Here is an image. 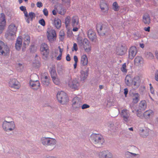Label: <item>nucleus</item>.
Here are the masks:
<instances>
[{
	"mask_svg": "<svg viewBox=\"0 0 158 158\" xmlns=\"http://www.w3.org/2000/svg\"><path fill=\"white\" fill-rule=\"evenodd\" d=\"M150 27H144V30L146 31H148L149 32L150 31Z\"/></svg>",
	"mask_w": 158,
	"mask_h": 158,
	"instance_id": "680f3d73",
	"label": "nucleus"
},
{
	"mask_svg": "<svg viewBox=\"0 0 158 158\" xmlns=\"http://www.w3.org/2000/svg\"><path fill=\"white\" fill-rule=\"evenodd\" d=\"M73 58L74 60V68L75 69L77 67V64L78 62V58L77 57L76 55L74 56Z\"/></svg>",
	"mask_w": 158,
	"mask_h": 158,
	"instance_id": "a18cd8bd",
	"label": "nucleus"
},
{
	"mask_svg": "<svg viewBox=\"0 0 158 158\" xmlns=\"http://www.w3.org/2000/svg\"><path fill=\"white\" fill-rule=\"evenodd\" d=\"M39 23L43 26H44L45 25V22L44 20L42 19L39 21Z\"/></svg>",
	"mask_w": 158,
	"mask_h": 158,
	"instance_id": "3c124183",
	"label": "nucleus"
},
{
	"mask_svg": "<svg viewBox=\"0 0 158 158\" xmlns=\"http://www.w3.org/2000/svg\"><path fill=\"white\" fill-rule=\"evenodd\" d=\"M66 59L67 61H70V60L71 58L70 57V55L69 54H67V55L66 57Z\"/></svg>",
	"mask_w": 158,
	"mask_h": 158,
	"instance_id": "13d9d810",
	"label": "nucleus"
},
{
	"mask_svg": "<svg viewBox=\"0 0 158 158\" xmlns=\"http://www.w3.org/2000/svg\"><path fill=\"white\" fill-rule=\"evenodd\" d=\"M18 27L14 23H11L8 26L7 30L6 31L5 37L7 39H10L14 35H15L17 29Z\"/></svg>",
	"mask_w": 158,
	"mask_h": 158,
	"instance_id": "f257e3e1",
	"label": "nucleus"
},
{
	"mask_svg": "<svg viewBox=\"0 0 158 158\" xmlns=\"http://www.w3.org/2000/svg\"><path fill=\"white\" fill-rule=\"evenodd\" d=\"M30 86L33 89H38L40 85V83L38 80L33 81L31 80L30 82Z\"/></svg>",
	"mask_w": 158,
	"mask_h": 158,
	"instance_id": "412c9836",
	"label": "nucleus"
},
{
	"mask_svg": "<svg viewBox=\"0 0 158 158\" xmlns=\"http://www.w3.org/2000/svg\"><path fill=\"white\" fill-rule=\"evenodd\" d=\"M22 43V38L21 36H19L17 39L15 45L16 49L17 50H20L21 49Z\"/></svg>",
	"mask_w": 158,
	"mask_h": 158,
	"instance_id": "aec40b11",
	"label": "nucleus"
},
{
	"mask_svg": "<svg viewBox=\"0 0 158 158\" xmlns=\"http://www.w3.org/2000/svg\"><path fill=\"white\" fill-rule=\"evenodd\" d=\"M140 46L141 48H143L144 47V45L143 44H140Z\"/></svg>",
	"mask_w": 158,
	"mask_h": 158,
	"instance_id": "69168bd1",
	"label": "nucleus"
},
{
	"mask_svg": "<svg viewBox=\"0 0 158 158\" xmlns=\"http://www.w3.org/2000/svg\"><path fill=\"white\" fill-rule=\"evenodd\" d=\"M155 77L156 80L158 81V69L156 71Z\"/></svg>",
	"mask_w": 158,
	"mask_h": 158,
	"instance_id": "5fc2aeb1",
	"label": "nucleus"
},
{
	"mask_svg": "<svg viewBox=\"0 0 158 158\" xmlns=\"http://www.w3.org/2000/svg\"><path fill=\"white\" fill-rule=\"evenodd\" d=\"M71 18L70 16H68L65 19V24L66 28L70 26Z\"/></svg>",
	"mask_w": 158,
	"mask_h": 158,
	"instance_id": "72a5a7b5",
	"label": "nucleus"
},
{
	"mask_svg": "<svg viewBox=\"0 0 158 158\" xmlns=\"http://www.w3.org/2000/svg\"><path fill=\"white\" fill-rule=\"evenodd\" d=\"M83 48L85 51L87 52H89L91 49V46L89 43L87 39H84L83 43Z\"/></svg>",
	"mask_w": 158,
	"mask_h": 158,
	"instance_id": "a211bd4d",
	"label": "nucleus"
},
{
	"mask_svg": "<svg viewBox=\"0 0 158 158\" xmlns=\"http://www.w3.org/2000/svg\"><path fill=\"white\" fill-rule=\"evenodd\" d=\"M137 52L136 48L135 46H132L129 50L128 57L130 59H132L136 55Z\"/></svg>",
	"mask_w": 158,
	"mask_h": 158,
	"instance_id": "dca6fc26",
	"label": "nucleus"
},
{
	"mask_svg": "<svg viewBox=\"0 0 158 158\" xmlns=\"http://www.w3.org/2000/svg\"><path fill=\"white\" fill-rule=\"evenodd\" d=\"M71 24L73 27L72 31L74 32L77 31L80 28L79 18L77 16L74 15L71 19Z\"/></svg>",
	"mask_w": 158,
	"mask_h": 158,
	"instance_id": "7ed1b4c3",
	"label": "nucleus"
},
{
	"mask_svg": "<svg viewBox=\"0 0 158 158\" xmlns=\"http://www.w3.org/2000/svg\"><path fill=\"white\" fill-rule=\"evenodd\" d=\"M99 88L100 89H101L103 88V86L102 85H99Z\"/></svg>",
	"mask_w": 158,
	"mask_h": 158,
	"instance_id": "338daca9",
	"label": "nucleus"
},
{
	"mask_svg": "<svg viewBox=\"0 0 158 158\" xmlns=\"http://www.w3.org/2000/svg\"><path fill=\"white\" fill-rule=\"evenodd\" d=\"M87 35L88 38L92 41L96 39V34L92 29H90L88 31Z\"/></svg>",
	"mask_w": 158,
	"mask_h": 158,
	"instance_id": "6ab92c4d",
	"label": "nucleus"
},
{
	"mask_svg": "<svg viewBox=\"0 0 158 158\" xmlns=\"http://www.w3.org/2000/svg\"><path fill=\"white\" fill-rule=\"evenodd\" d=\"M41 54L44 59H47L49 53V47L47 44L43 43L40 48Z\"/></svg>",
	"mask_w": 158,
	"mask_h": 158,
	"instance_id": "20e7f679",
	"label": "nucleus"
},
{
	"mask_svg": "<svg viewBox=\"0 0 158 158\" xmlns=\"http://www.w3.org/2000/svg\"><path fill=\"white\" fill-rule=\"evenodd\" d=\"M37 6L38 7L40 8L42 6V3L41 2H38L37 3Z\"/></svg>",
	"mask_w": 158,
	"mask_h": 158,
	"instance_id": "4d7b16f0",
	"label": "nucleus"
},
{
	"mask_svg": "<svg viewBox=\"0 0 158 158\" xmlns=\"http://www.w3.org/2000/svg\"><path fill=\"white\" fill-rule=\"evenodd\" d=\"M53 24L56 28L60 29L61 25V22L60 19L58 18H55L53 20Z\"/></svg>",
	"mask_w": 158,
	"mask_h": 158,
	"instance_id": "b1692460",
	"label": "nucleus"
},
{
	"mask_svg": "<svg viewBox=\"0 0 158 158\" xmlns=\"http://www.w3.org/2000/svg\"><path fill=\"white\" fill-rule=\"evenodd\" d=\"M147 106L146 101L144 100H142L139 104V109L138 110V111H139V110H140V111L144 110L147 108Z\"/></svg>",
	"mask_w": 158,
	"mask_h": 158,
	"instance_id": "4be33fe9",
	"label": "nucleus"
},
{
	"mask_svg": "<svg viewBox=\"0 0 158 158\" xmlns=\"http://www.w3.org/2000/svg\"><path fill=\"white\" fill-rule=\"evenodd\" d=\"M139 100V95L138 93H135L133 94L132 99V102L133 103H137Z\"/></svg>",
	"mask_w": 158,
	"mask_h": 158,
	"instance_id": "2f4dec72",
	"label": "nucleus"
},
{
	"mask_svg": "<svg viewBox=\"0 0 158 158\" xmlns=\"http://www.w3.org/2000/svg\"><path fill=\"white\" fill-rule=\"evenodd\" d=\"M100 158H111V154L108 151H104L100 152L98 154Z\"/></svg>",
	"mask_w": 158,
	"mask_h": 158,
	"instance_id": "f3484780",
	"label": "nucleus"
},
{
	"mask_svg": "<svg viewBox=\"0 0 158 158\" xmlns=\"http://www.w3.org/2000/svg\"><path fill=\"white\" fill-rule=\"evenodd\" d=\"M101 11L104 13H107L108 10V6L106 2V1L102 0L100 1V4Z\"/></svg>",
	"mask_w": 158,
	"mask_h": 158,
	"instance_id": "2eb2a0df",
	"label": "nucleus"
},
{
	"mask_svg": "<svg viewBox=\"0 0 158 158\" xmlns=\"http://www.w3.org/2000/svg\"><path fill=\"white\" fill-rule=\"evenodd\" d=\"M41 80L42 83L45 85L48 86L49 84V79L46 76L45 77H42Z\"/></svg>",
	"mask_w": 158,
	"mask_h": 158,
	"instance_id": "c85d7f7f",
	"label": "nucleus"
},
{
	"mask_svg": "<svg viewBox=\"0 0 158 158\" xmlns=\"http://www.w3.org/2000/svg\"><path fill=\"white\" fill-rule=\"evenodd\" d=\"M20 9L22 11H24L25 10H26V7L23 6H21L20 7Z\"/></svg>",
	"mask_w": 158,
	"mask_h": 158,
	"instance_id": "052dcab7",
	"label": "nucleus"
},
{
	"mask_svg": "<svg viewBox=\"0 0 158 158\" xmlns=\"http://www.w3.org/2000/svg\"><path fill=\"white\" fill-rule=\"evenodd\" d=\"M43 12L44 15L46 16H47L48 15V11L46 8H45L43 10Z\"/></svg>",
	"mask_w": 158,
	"mask_h": 158,
	"instance_id": "864d4df0",
	"label": "nucleus"
},
{
	"mask_svg": "<svg viewBox=\"0 0 158 158\" xmlns=\"http://www.w3.org/2000/svg\"><path fill=\"white\" fill-rule=\"evenodd\" d=\"M57 98L59 102L62 104H65L69 101V98L66 93L63 91L58 92Z\"/></svg>",
	"mask_w": 158,
	"mask_h": 158,
	"instance_id": "f03ea898",
	"label": "nucleus"
},
{
	"mask_svg": "<svg viewBox=\"0 0 158 158\" xmlns=\"http://www.w3.org/2000/svg\"><path fill=\"white\" fill-rule=\"evenodd\" d=\"M35 15L34 13L32 12L29 13L28 16L27 17L28 18L27 20V23H29V20H32L33 19L35 18Z\"/></svg>",
	"mask_w": 158,
	"mask_h": 158,
	"instance_id": "f704fd0d",
	"label": "nucleus"
},
{
	"mask_svg": "<svg viewBox=\"0 0 158 158\" xmlns=\"http://www.w3.org/2000/svg\"><path fill=\"white\" fill-rule=\"evenodd\" d=\"M9 85L12 88L17 89L19 88L20 84L17 79L14 78L10 80L9 82Z\"/></svg>",
	"mask_w": 158,
	"mask_h": 158,
	"instance_id": "f8f14e48",
	"label": "nucleus"
},
{
	"mask_svg": "<svg viewBox=\"0 0 158 158\" xmlns=\"http://www.w3.org/2000/svg\"><path fill=\"white\" fill-rule=\"evenodd\" d=\"M72 102L73 107L75 109L79 108L82 103L81 98L77 97H75L73 98Z\"/></svg>",
	"mask_w": 158,
	"mask_h": 158,
	"instance_id": "ddd939ff",
	"label": "nucleus"
},
{
	"mask_svg": "<svg viewBox=\"0 0 158 158\" xmlns=\"http://www.w3.org/2000/svg\"><path fill=\"white\" fill-rule=\"evenodd\" d=\"M126 50V48L125 47L121 45L120 47L117 48L116 52L117 55L122 56L124 54Z\"/></svg>",
	"mask_w": 158,
	"mask_h": 158,
	"instance_id": "5701e85b",
	"label": "nucleus"
},
{
	"mask_svg": "<svg viewBox=\"0 0 158 158\" xmlns=\"http://www.w3.org/2000/svg\"><path fill=\"white\" fill-rule=\"evenodd\" d=\"M132 81L133 84L134 86L138 87L140 85L141 81L140 77L138 76H135L132 80Z\"/></svg>",
	"mask_w": 158,
	"mask_h": 158,
	"instance_id": "a878e982",
	"label": "nucleus"
},
{
	"mask_svg": "<svg viewBox=\"0 0 158 158\" xmlns=\"http://www.w3.org/2000/svg\"><path fill=\"white\" fill-rule=\"evenodd\" d=\"M150 89L151 93L152 94H153L154 93V89L152 86V84L151 83L149 84Z\"/></svg>",
	"mask_w": 158,
	"mask_h": 158,
	"instance_id": "09e8293b",
	"label": "nucleus"
},
{
	"mask_svg": "<svg viewBox=\"0 0 158 158\" xmlns=\"http://www.w3.org/2000/svg\"><path fill=\"white\" fill-rule=\"evenodd\" d=\"M47 37L49 41L52 43L56 40V35L55 31L52 29H49L47 31Z\"/></svg>",
	"mask_w": 158,
	"mask_h": 158,
	"instance_id": "6e6552de",
	"label": "nucleus"
},
{
	"mask_svg": "<svg viewBox=\"0 0 158 158\" xmlns=\"http://www.w3.org/2000/svg\"><path fill=\"white\" fill-rule=\"evenodd\" d=\"M24 42L23 45L26 48L27 45H28L30 42V37L28 35H26L24 38Z\"/></svg>",
	"mask_w": 158,
	"mask_h": 158,
	"instance_id": "473e14b6",
	"label": "nucleus"
},
{
	"mask_svg": "<svg viewBox=\"0 0 158 158\" xmlns=\"http://www.w3.org/2000/svg\"><path fill=\"white\" fill-rule=\"evenodd\" d=\"M78 48L77 47V44L76 43H74L73 45V48H72V50L73 51L75 50L77 51V50Z\"/></svg>",
	"mask_w": 158,
	"mask_h": 158,
	"instance_id": "8fccbe9b",
	"label": "nucleus"
},
{
	"mask_svg": "<svg viewBox=\"0 0 158 158\" xmlns=\"http://www.w3.org/2000/svg\"><path fill=\"white\" fill-rule=\"evenodd\" d=\"M66 12V10L64 9H62V11L61 10L59 11V13L61 15H64Z\"/></svg>",
	"mask_w": 158,
	"mask_h": 158,
	"instance_id": "6e6d98bb",
	"label": "nucleus"
},
{
	"mask_svg": "<svg viewBox=\"0 0 158 158\" xmlns=\"http://www.w3.org/2000/svg\"><path fill=\"white\" fill-rule=\"evenodd\" d=\"M9 51V48L6 45L0 40V55H6Z\"/></svg>",
	"mask_w": 158,
	"mask_h": 158,
	"instance_id": "9d476101",
	"label": "nucleus"
},
{
	"mask_svg": "<svg viewBox=\"0 0 158 158\" xmlns=\"http://www.w3.org/2000/svg\"><path fill=\"white\" fill-rule=\"evenodd\" d=\"M68 86L71 88L75 90H78L80 86V83L76 79H72L71 78L68 82Z\"/></svg>",
	"mask_w": 158,
	"mask_h": 158,
	"instance_id": "0eeeda50",
	"label": "nucleus"
},
{
	"mask_svg": "<svg viewBox=\"0 0 158 158\" xmlns=\"http://www.w3.org/2000/svg\"><path fill=\"white\" fill-rule=\"evenodd\" d=\"M58 48L59 50L60 51V54L58 55V56L56 57V60H60L61 59L62 55V53L63 51V49H61L60 47V46L58 47Z\"/></svg>",
	"mask_w": 158,
	"mask_h": 158,
	"instance_id": "58836bf2",
	"label": "nucleus"
},
{
	"mask_svg": "<svg viewBox=\"0 0 158 158\" xmlns=\"http://www.w3.org/2000/svg\"><path fill=\"white\" fill-rule=\"evenodd\" d=\"M52 80L53 82L56 85H59L60 83V79L57 77L52 78Z\"/></svg>",
	"mask_w": 158,
	"mask_h": 158,
	"instance_id": "a19ab883",
	"label": "nucleus"
},
{
	"mask_svg": "<svg viewBox=\"0 0 158 158\" xmlns=\"http://www.w3.org/2000/svg\"><path fill=\"white\" fill-rule=\"evenodd\" d=\"M143 21L145 24H149L150 23V19L148 14H145L143 16Z\"/></svg>",
	"mask_w": 158,
	"mask_h": 158,
	"instance_id": "cd10ccee",
	"label": "nucleus"
},
{
	"mask_svg": "<svg viewBox=\"0 0 158 158\" xmlns=\"http://www.w3.org/2000/svg\"><path fill=\"white\" fill-rule=\"evenodd\" d=\"M89 107V106L86 104H84L82 106H81V108L82 109H86L87 108H88Z\"/></svg>",
	"mask_w": 158,
	"mask_h": 158,
	"instance_id": "603ef678",
	"label": "nucleus"
},
{
	"mask_svg": "<svg viewBox=\"0 0 158 158\" xmlns=\"http://www.w3.org/2000/svg\"><path fill=\"white\" fill-rule=\"evenodd\" d=\"M65 34L64 31L63 30L60 31L59 32V38L61 41H63L64 37Z\"/></svg>",
	"mask_w": 158,
	"mask_h": 158,
	"instance_id": "e433bc0d",
	"label": "nucleus"
},
{
	"mask_svg": "<svg viewBox=\"0 0 158 158\" xmlns=\"http://www.w3.org/2000/svg\"><path fill=\"white\" fill-rule=\"evenodd\" d=\"M62 2L64 4H66L69 6H70L71 0H62Z\"/></svg>",
	"mask_w": 158,
	"mask_h": 158,
	"instance_id": "de8ad7c7",
	"label": "nucleus"
},
{
	"mask_svg": "<svg viewBox=\"0 0 158 158\" xmlns=\"http://www.w3.org/2000/svg\"><path fill=\"white\" fill-rule=\"evenodd\" d=\"M121 116L123 118V120L126 122H128L130 119V114L129 111L127 109H123L122 110L121 114Z\"/></svg>",
	"mask_w": 158,
	"mask_h": 158,
	"instance_id": "4468645a",
	"label": "nucleus"
},
{
	"mask_svg": "<svg viewBox=\"0 0 158 158\" xmlns=\"http://www.w3.org/2000/svg\"><path fill=\"white\" fill-rule=\"evenodd\" d=\"M129 153L131 154V156H134L137 155V154H134V153H132L131 152H129Z\"/></svg>",
	"mask_w": 158,
	"mask_h": 158,
	"instance_id": "774afa93",
	"label": "nucleus"
},
{
	"mask_svg": "<svg viewBox=\"0 0 158 158\" xmlns=\"http://www.w3.org/2000/svg\"><path fill=\"white\" fill-rule=\"evenodd\" d=\"M146 57L149 59H153L154 56L150 52H148L146 54Z\"/></svg>",
	"mask_w": 158,
	"mask_h": 158,
	"instance_id": "49530a36",
	"label": "nucleus"
},
{
	"mask_svg": "<svg viewBox=\"0 0 158 158\" xmlns=\"http://www.w3.org/2000/svg\"><path fill=\"white\" fill-rule=\"evenodd\" d=\"M96 28L98 33L101 35L103 36L105 35L108 31L107 27L101 23H98L97 24Z\"/></svg>",
	"mask_w": 158,
	"mask_h": 158,
	"instance_id": "39448f33",
	"label": "nucleus"
},
{
	"mask_svg": "<svg viewBox=\"0 0 158 158\" xmlns=\"http://www.w3.org/2000/svg\"><path fill=\"white\" fill-rule=\"evenodd\" d=\"M52 12L53 14L54 15H56V14H57V10H52Z\"/></svg>",
	"mask_w": 158,
	"mask_h": 158,
	"instance_id": "0e129e2a",
	"label": "nucleus"
},
{
	"mask_svg": "<svg viewBox=\"0 0 158 158\" xmlns=\"http://www.w3.org/2000/svg\"><path fill=\"white\" fill-rule=\"evenodd\" d=\"M125 82L126 84L128 86H130L133 84L132 80L130 76L127 75L126 76Z\"/></svg>",
	"mask_w": 158,
	"mask_h": 158,
	"instance_id": "c756f323",
	"label": "nucleus"
},
{
	"mask_svg": "<svg viewBox=\"0 0 158 158\" xmlns=\"http://www.w3.org/2000/svg\"><path fill=\"white\" fill-rule=\"evenodd\" d=\"M49 139L50 141L49 142L48 145L53 146L56 144V141L55 139L49 138Z\"/></svg>",
	"mask_w": 158,
	"mask_h": 158,
	"instance_id": "4c0bfd02",
	"label": "nucleus"
},
{
	"mask_svg": "<svg viewBox=\"0 0 158 158\" xmlns=\"http://www.w3.org/2000/svg\"><path fill=\"white\" fill-rule=\"evenodd\" d=\"M24 13V15L27 18L28 16V15L27 13V10H26L24 11H23Z\"/></svg>",
	"mask_w": 158,
	"mask_h": 158,
	"instance_id": "e2e57ef3",
	"label": "nucleus"
},
{
	"mask_svg": "<svg viewBox=\"0 0 158 158\" xmlns=\"http://www.w3.org/2000/svg\"><path fill=\"white\" fill-rule=\"evenodd\" d=\"M128 90L127 89L125 88L124 89V94H125V96L126 97H127V95L128 94Z\"/></svg>",
	"mask_w": 158,
	"mask_h": 158,
	"instance_id": "bf43d9fd",
	"label": "nucleus"
},
{
	"mask_svg": "<svg viewBox=\"0 0 158 158\" xmlns=\"http://www.w3.org/2000/svg\"><path fill=\"white\" fill-rule=\"evenodd\" d=\"M113 9L114 11H117L119 10V6L116 2L113 3Z\"/></svg>",
	"mask_w": 158,
	"mask_h": 158,
	"instance_id": "37998d69",
	"label": "nucleus"
},
{
	"mask_svg": "<svg viewBox=\"0 0 158 158\" xmlns=\"http://www.w3.org/2000/svg\"><path fill=\"white\" fill-rule=\"evenodd\" d=\"M91 138L94 143L95 144H102L104 142L102 136L99 134H92Z\"/></svg>",
	"mask_w": 158,
	"mask_h": 158,
	"instance_id": "423d86ee",
	"label": "nucleus"
},
{
	"mask_svg": "<svg viewBox=\"0 0 158 158\" xmlns=\"http://www.w3.org/2000/svg\"><path fill=\"white\" fill-rule=\"evenodd\" d=\"M3 129L6 131H11L14 130L15 125L13 121L7 122L5 121L2 124Z\"/></svg>",
	"mask_w": 158,
	"mask_h": 158,
	"instance_id": "1a4fd4ad",
	"label": "nucleus"
},
{
	"mask_svg": "<svg viewBox=\"0 0 158 158\" xmlns=\"http://www.w3.org/2000/svg\"><path fill=\"white\" fill-rule=\"evenodd\" d=\"M6 22L4 14H0V34H1L6 26Z\"/></svg>",
	"mask_w": 158,
	"mask_h": 158,
	"instance_id": "9b49d317",
	"label": "nucleus"
},
{
	"mask_svg": "<svg viewBox=\"0 0 158 158\" xmlns=\"http://www.w3.org/2000/svg\"><path fill=\"white\" fill-rule=\"evenodd\" d=\"M88 63V60L86 55L85 54L83 55L81 57V64L84 66H86Z\"/></svg>",
	"mask_w": 158,
	"mask_h": 158,
	"instance_id": "393cba45",
	"label": "nucleus"
},
{
	"mask_svg": "<svg viewBox=\"0 0 158 158\" xmlns=\"http://www.w3.org/2000/svg\"><path fill=\"white\" fill-rule=\"evenodd\" d=\"M81 79L84 80L87 77V74L85 72L83 71H81Z\"/></svg>",
	"mask_w": 158,
	"mask_h": 158,
	"instance_id": "ea45409f",
	"label": "nucleus"
},
{
	"mask_svg": "<svg viewBox=\"0 0 158 158\" xmlns=\"http://www.w3.org/2000/svg\"><path fill=\"white\" fill-rule=\"evenodd\" d=\"M143 59L142 57L139 56H136L134 62L135 64L139 65L143 63Z\"/></svg>",
	"mask_w": 158,
	"mask_h": 158,
	"instance_id": "7c9ffc66",
	"label": "nucleus"
},
{
	"mask_svg": "<svg viewBox=\"0 0 158 158\" xmlns=\"http://www.w3.org/2000/svg\"><path fill=\"white\" fill-rule=\"evenodd\" d=\"M121 70L122 72L124 73H126L127 72V70L126 69V63H124L121 68Z\"/></svg>",
	"mask_w": 158,
	"mask_h": 158,
	"instance_id": "79ce46f5",
	"label": "nucleus"
},
{
	"mask_svg": "<svg viewBox=\"0 0 158 158\" xmlns=\"http://www.w3.org/2000/svg\"><path fill=\"white\" fill-rule=\"evenodd\" d=\"M50 73L52 79L54 77H57V74L56 70H52Z\"/></svg>",
	"mask_w": 158,
	"mask_h": 158,
	"instance_id": "c03bdc74",
	"label": "nucleus"
},
{
	"mask_svg": "<svg viewBox=\"0 0 158 158\" xmlns=\"http://www.w3.org/2000/svg\"><path fill=\"white\" fill-rule=\"evenodd\" d=\"M154 112L152 110H149L145 111L143 113V116L146 119L149 118L151 116L153 115Z\"/></svg>",
	"mask_w": 158,
	"mask_h": 158,
	"instance_id": "bb28decb",
	"label": "nucleus"
},
{
	"mask_svg": "<svg viewBox=\"0 0 158 158\" xmlns=\"http://www.w3.org/2000/svg\"><path fill=\"white\" fill-rule=\"evenodd\" d=\"M49 138L42 137L41 141L42 144L45 145H48V143L50 140Z\"/></svg>",
	"mask_w": 158,
	"mask_h": 158,
	"instance_id": "c9c22d12",
	"label": "nucleus"
}]
</instances>
